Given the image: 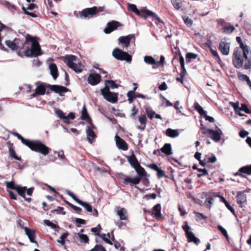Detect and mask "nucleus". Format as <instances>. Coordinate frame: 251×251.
<instances>
[{
  "mask_svg": "<svg viewBox=\"0 0 251 251\" xmlns=\"http://www.w3.org/2000/svg\"><path fill=\"white\" fill-rule=\"evenodd\" d=\"M25 38V40L24 41V47L20 52L21 57H37L42 54L37 37L27 34Z\"/></svg>",
  "mask_w": 251,
  "mask_h": 251,
  "instance_id": "nucleus-1",
  "label": "nucleus"
},
{
  "mask_svg": "<svg viewBox=\"0 0 251 251\" xmlns=\"http://www.w3.org/2000/svg\"><path fill=\"white\" fill-rule=\"evenodd\" d=\"M134 169L137 173L138 176L133 178L125 176L123 179V183L127 185L130 184L131 186L133 185L138 184L142 179L147 176V173L144 168L140 165V164L134 168Z\"/></svg>",
  "mask_w": 251,
  "mask_h": 251,
  "instance_id": "nucleus-2",
  "label": "nucleus"
},
{
  "mask_svg": "<svg viewBox=\"0 0 251 251\" xmlns=\"http://www.w3.org/2000/svg\"><path fill=\"white\" fill-rule=\"evenodd\" d=\"M32 151L40 153L44 155H47L50 152V149L39 140H29L26 145Z\"/></svg>",
  "mask_w": 251,
  "mask_h": 251,
  "instance_id": "nucleus-3",
  "label": "nucleus"
},
{
  "mask_svg": "<svg viewBox=\"0 0 251 251\" xmlns=\"http://www.w3.org/2000/svg\"><path fill=\"white\" fill-rule=\"evenodd\" d=\"M103 11V7L93 6L90 8H86L79 11L77 15V17L81 19H91L97 16L99 13Z\"/></svg>",
  "mask_w": 251,
  "mask_h": 251,
  "instance_id": "nucleus-4",
  "label": "nucleus"
},
{
  "mask_svg": "<svg viewBox=\"0 0 251 251\" xmlns=\"http://www.w3.org/2000/svg\"><path fill=\"white\" fill-rule=\"evenodd\" d=\"M64 62L67 65L77 73H81L83 68V66L81 63H75L74 61L76 60V57L74 55H66L64 57Z\"/></svg>",
  "mask_w": 251,
  "mask_h": 251,
  "instance_id": "nucleus-5",
  "label": "nucleus"
},
{
  "mask_svg": "<svg viewBox=\"0 0 251 251\" xmlns=\"http://www.w3.org/2000/svg\"><path fill=\"white\" fill-rule=\"evenodd\" d=\"M5 43L9 48L12 50L16 51L17 54L21 56L20 52L24 47L23 40L19 38H15L13 41L6 40Z\"/></svg>",
  "mask_w": 251,
  "mask_h": 251,
  "instance_id": "nucleus-6",
  "label": "nucleus"
},
{
  "mask_svg": "<svg viewBox=\"0 0 251 251\" xmlns=\"http://www.w3.org/2000/svg\"><path fill=\"white\" fill-rule=\"evenodd\" d=\"M112 55L115 58L118 60H125L127 62H130L132 60L131 55L119 48H115L113 50Z\"/></svg>",
  "mask_w": 251,
  "mask_h": 251,
  "instance_id": "nucleus-7",
  "label": "nucleus"
},
{
  "mask_svg": "<svg viewBox=\"0 0 251 251\" xmlns=\"http://www.w3.org/2000/svg\"><path fill=\"white\" fill-rule=\"evenodd\" d=\"M137 15L147 19L148 17H151L154 19L158 23H162V21L160 18L154 12L146 8L140 9L137 13Z\"/></svg>",
  "mask_w": 251,
  "mask_h": 251,
  "instance_id": "nucleus-8",
  "label": "nucleus"
},
{
  "mask_svg": "<svg viewBox=\"0 0 251 251\" xmlns=\"http://www.w3.org/2000/svg\"><path fill=\"white\" fill-rule=\"evenodd\" d=\"M190 228L191 227L188 225L187 222H185L184 225L182 226V229L185 232L188 241L189 242H194L196 245H198L200 243V241L195 236L194 234L192 232L189 231Z\"/></svg>",
  "mask_w": 251,
  "mask_h": 251,
  "instance_id": "nucleus-9",
  "label": "nucleus"
},
{
  "mask_svg": "<svg viewBox=\"0 0 251 251\" xmlns=\"http://www.w3.org/2000/svg\"><path fill=\"white\" fill-rule=\"evenodd\" d=\"M36 86L35 92L31 95L32 97H36L37 96L44 95L48 88V84L44 83L40 81H37L35 83Z\"/></svg>",
  "mask_w": 251,
  "mask_h": 251,
  "instance_id": "nucleus-10",
  "label": "nucleus"
},
{
  "mask_svg": "<svg viewBox=\"0 0 251 251\" xmlns=\"http://www.w3.org/2000/svg\"><path fill=\"white\" fill-rule=\"evenodd\" d=\"M55 113L65 124H70V120H74L75 118V115L74 113L70 112L68 116H66L64 113L61 109H56Z\"/></svg>",
  "mask_w": 251,
  "mask_h": 251,
  "instance_id": "nucleus-11",
  "label": "nucleus"
},
{
  "mask_svg": "<svg viewBox=\"0 0 251 251\" xmlns=\"http://www.w3.org/2000/svg\"><path fill=\"white\" fill-rule=\"evenodd\" d=\"M66 193L69 196H70L74 201H75L81 206H83L88 212H91L92 211V207L90 204L84 202L78 199L73 192H72L69 190H66Z\"/></svg>",
  "mask_w": 251,
  "mask_h": 251,
  "instance_id": "nucleus-12",
  "label": "nucleus"
},
{
  "mask_svg": "<svg viewBox=\"0 0 251 251\" xmlns=\"http://www.w3.org/2000/svg\"><path fill=\"white\" fill-rule=\"evenodd\" d=\"M122 26L123 25L121 23L113 20L107 24L106 27L104 29V32L106 34H109L117 29L118 27Z\"/></svg>",
  "mask_w": 251,
  "mask_h": 251,
  "instance_id": "nucleus-13",
  "label": "nucleus"
},
{
  "mask_svg": "<svg viewBox=\"0 0 251 251\" xmlns=\"http://www.w3.org/2000/svg\"><path fill=\"white\" fill-rule=\"evenodd\" d=\"M161 206L160 203L155 205L152 209L151 215L157 220L162 221L164 217L161 213Z\"/></svg>",
  "mask_w": 251,
  "mask_h": 251,
  "instance_id": "nucleus-14",
  "label": "nucleus"
},
{
  "mask_svg": "<svg viewBox=\"0 0 251 251\" xmlns=\"http://www.w3.org/2000/svg\"><path fill=\"white\" fill-rule=\"evenodd\" d=\"M6 144L8 147V153L10 157L13 158L16 160L22 162L23 160L20 156H18L17 155L13 144L10 141H8L6 143Z\"/></svg>",
  "mask_w": 251,
  "mask_h": 251,
  "instance_id": "nucleus-15",
  "label": "nucleus"
},
{
  "mask_svg": "<svg viewBox=\"0 0 251 251\" xmlns=\"http://www.w3.org/2000/svg\"><path fill=\"white\" fill-rule=\"evenodd\" d=\"M101 81V76L97 73L90 74L88 77V83L92 86L98 84Z\"/></svg>",
  "mask_w": 251,
  "mask_h": 251,
  "instance_id": "nucleus-16",
  "label": "nucleus"
},
{
  "mask_svg": "<svg viewBox=\"0 0 251 251\" xmlns=\"http://www.w3.org/2000/svg\"><path fill=\"white\" fill-rule=\"evenodd\" d=\"M132 40H133L134 42L135 40L134 34H129L125 36H121L118 39L119 43L124 44L126 48L129 46L130 41Z\"/></svg>",
  "mask_w": 251,
  "mask_h": 251,
  "instance_id": "nucleus-17",
  "label": "nucleus"
},
{
  "mask_svg": "<svg viewBox=\"0 0 251 251\" xmlns=\"http://www.w3.org/2000/svg\"><path fill=\"white\" fill-rule=\"evenodd\" d=\"M216 128H218V130H214L213 129L209 130V136L214 142H218L220 140L223 132L220 129L218 128L217 126H216Z\"/></svg>",
  "mask_w": 251,
  "mask_h": 251,
  "instance_id": "nucleus-18",
  "label": "nucleus"
},
{
  "mask_svg": "<svg viewBox=\"0 0 251 251\" xmlns=\"http://www.w3.org/2000/svg\"><path fill=\"white\" fill-rule=\"evenodd\" d=\"M147 167L157 172V176L158 178H160L163 177H167V176H166L164 171L159 168L155 163L148 164L147 165Z\"/></svg>",
  "mask_w": 251,
  "mask_h": 251,
  "instance_id": "nucleus-19",
  "label": "nucleus"
},
{
  "mask_svg": "<svg viewBox=\"0 0 251 251\" xmlns=\"http://www.w3.org/2000/svg\"><path fill=\"white\" fill-rule=\"evenodd\" d=\"M115 140L116 146L119 149L125 151L128 150L127 144L122 138L118 135H116Z\"/></svg>",
  "mask_w": 251,
  "mask_h": 251,
  "instance_id": "nucleus-20",
  "label": "nucleus"
},
{
  "mask_svg": "<svg viewBox=\"0 0 251 251\" xmlns=\"http://www.w3.org/2000/svg\"><path fill=\"white\" fill-rule=\"evenodd\" d=\"M22 228L25 231L26 235L28 236L31 243H36L35 238L36 236V231L34 229H30L27 227L22 226Z\"/></svg>",
  "mask_w": 251,
  "mask_h": 251,
  "instance_id": "nucleus-21",
  "label": "nucleus"
},
{
  "mask_svg": "<svg viewBox=\"0 0 251 251\" xmlns=\"http://www.w3.org/2000/svg\"><path fill=\"white\" fill-rule=\"evenodd\" d=\"M237 202L241 207L245 206L247 204V197L245 192H239L237 196Z\"/></svg>",
  "mask_w": 251,
  "mask_h": 251,
  "instance_id": "nucleus-22",
  "label": "nucleus"
},
{
  "mask_svg": "<svg viewBox=\"0 0 251 251\" xmlns=\"http://www.w3.org/2000/svg\"><path fill=\"white\" fill-rule=\"evenodd\" d=\"M116 209L117 214L119 217L120 220H127V211L125 208L120 206H117Z\"/></svg>",
  "mask_w": 251,
  "mask_h": 251,
  "instance_id": "nucleus-23",
  "label": "nucleus"
},
{
  "mask_svg": "<svg viewBox=\"0 0 251 251\" xmlns=\"http://www.w3.org/2000/svg\"><path fill=\"white\" fill-rule=\"evenodd\" d=\"M16 191L17 193L22 197H23L25 201L30 202L32 201L31 198H26L25 196V192L26 191V187H21L19 185L17 187Z\"/></svg>",
  "mask_w": 251,
  "mask_h": 251,
  "instance_id": "nucleus-24",
  "label": "nucleus"
},
{
  "mask_svg": "<svg viewBox=\"0 0 251 251\" xmlns=\"http://www.w3.org/2000/svg\"><path fill=\"white\" fill-rule=\"evenodd\" d=\"M220 22L223 26L221 30L223 33L229 34L232 33L234 30L235 28L233 26L226 24L224 20H220Z\"/></svg>",
  "mask_w": 251,
  "mask_h": 251,
  "instance_id": "nucleus-25",
  "label": "nucleus"
},
{
  "mask_svg": "<svg viewBox=\"0 0 251 251\" xmlns=\"http://www.w3.org/2000/svg\"><path fill=\"white\" fill-rule=\"evenodd\" d=\"M138 121L141 124V126H138L137 128L141 130H144L146 127L148 121V119L146 115H140L138 116Z\"/></svg>",
  "mask_w": 251,
  "mask_h": 251,
  "instance_id": "nucleus-26",
  "label": "nucleus"
},
{
  "mask_svg": "<svg viewBox=\"0 0 251 251\" xmlns=\"http://www.w3.org/2000/svg\"><path fill=\"white\" fill-rule=\"evenodd\" d=\"M239 49L242 51L243 56L244 58L248 60V55L251 53V51L249 46H248L246 43L239 46Z\"/></svg>",
  "mask_w": 251,
  "mask_h": 251,
  "instance_id": "nucleus-27",
  "label": "nucleus"
},
{
  "mask_svg": "<svg viewBox=\"0 0 251 251\" xmlns=\"http://www.w3.org/2000/svg\"><path fill=\"white\" fill-rule=\"evenodd\" d=\"M219 50L223 54L227 55L229 51V45L228 43L222 41L219 45Z\"/></svg>",
  "mask_w": 251,
  "mask_h": 251,
  "instance_id": "nucleus-28",
  "label": "nucleus"
},
{
  "mask_svg": "<svg viewBox=\"0 0 251 251\" xmlns=\"http://www.w3.org/2000/svg\"><path fill=\"white\" fill-rule=\"evenodd\" d=\"M50 74L54 79H56L58 76V69L55 63H51L49 65Z\"/></svg>",
  "mask_w": 251,
  "mask_h": 251,
  "instance_id": "nucleus-29",
  "label": "nucleus"
},
{
  "mask_svg": "<svg viewBox=\"0 0 251 251\" xmlns=\"http://www.w3.org/2000/svg\"><path fill=\"white\" fill-rule=\"evenodd\" d=\"M160 151L166 155H171L173 153L171 145L169 143L165 144Z\"/></svg>",
  "mask_w": 251,
  "mask_h": 251,
  "instance_id": "nucleus-30",
  "label": "nucleus"
},
{
  "mask_svg": "<svg viewBox=\"0 0 251 251\" xmlns=\"http://www.w3.org/2000/svg\"><path fill=\"white\" fill-rule=\"evenodd\" d=\"M127 159L130 165L134 169L140 165L136 157L133 153L130 156L128 157Z\"/></svg>",
  "mask_w": 251,
  "mask_h": 251,
  "instance_id": "nucleus-31",
  "label": "nucleus"
},
{
  "mask_svg": "<svg viewBox=\"0 0 251 251\" xmlns=\"http://www.w3.org/2000/svg\"><path fill=\"white\" fill-rule=\"evenodd\" d=\"M105 99L110 102L115 103L118 100L117 94L110 92L108 93Z\"/></svg>",
  "mask_w": 251,
  "mask_h": 251,
  "instance_id": "nucleus-32",
  "label": "nucleus"
},
{
  "mask_svg": "<svg viewBox=\"0 0 251 251\" xmlns=\"http://www.w3.org/2000/svg\"><path fill=\"white\" fill-rule=\"evenodd\" d=\"M81 119L83 120L86 121L88 123H91V117L89 116L85 105L82 108L81 112Z\"/></svg>",
  "mask_w": 251,
  "mask_h": 251,
  "instance_id": "nucleus-33",
  "label": "nucleus"
},
{
  "mask_svg": "<svg viewBox=\"0 0 251 251\" xmlns=\"http://www.w3.org/2000/svg\"><path fill=\"white\" fill-rule=\"evenodd\" d=\"M86 133L88 140L92 143V141L96 137L94 131L90 127H87Z\"/></svg>",
  "mask_w": 251,
  "mask_h": 251,
  "instance_id": "nucleus-34",
  "label": "nucleus"
},
{
  "mask_svg": "<svg viewBox=\"0 0 251 251\" xmlns=\"http://www.w3.org/2000/svg\"><path fill=\"white\" fill-rule=\"evenodd\" d=\"M238 77L240 80L243 82H246L248 85L251 89V80L248 75L242 74L241 73H238Z\"/></svg>",
  "mask_w": 251,
  "mask_h": 251,
  "instance_id": "nucleus-35",
  "label": "nucleus"
},
{
  "mask_svg": "<svg viewBox=\"0 0 251 251\" xmlns=\"http://www.w3.org/2000/svg\"><path fill=\"white\" fill-rule=\"evenodd\" d=\"M166 134L167 136L171 138H175L178 136L179 133L177 130L168 128L166 130Z\"/></svg>",
  "mask_w": 251,
  "mask_h": 251,
  "instance_id": "nucleus-36",
  "label": "nucleus"
},
{
  "mask_svg": "<svg viewBox=\"0 0 251 251\" xmlns=\"http://www.w3.org/2000/svg\"><path fill=\"white\" fill-rule=\"evenodd\" d=\"M239 171L241 174H246L248 175H251V164L242 167L240 169Z\"/></svg>",
  "mask_w": 251,
  "mask_h": 251,
  "instance_id": "nucleus-37",
  "label": "nucleus"
},
{
  "mask_svg": "<svg viewBox=\"0 0 251 251\" xmlns=\"http://www.w3.org/2000/svg\"><path fill=\"white\" fill-rule=\"evenodd\" d=\"M68 235L69 233L68 232H65L61 236L60 239L57 240V242L63 246L65 249H66L65 240Z\"/></svg>",
  "mask_w": 251,
  "mask_h": 251,
  "instance_id": "nucleus-38",
  "label": "nucleus"
},
{
  "mask_svg": "<svg viewBox=\"0 0 251 251\" xmlns=\"http://www.w3.org/2000/svg\"><path fill=\"white\" fill-rule=\"evenodd\" d=\"M144 61L151 65H155L157 64V62L155 61L154 58L151 56H145L144 58Z\"/></svg>",
  "mask_w": 251,
  "mask_h": 251,
  "instance_id": "nucleus-39",
  "label": "nucleus"
},
{
  "mask_svg": "<svg viewBox=\"0 0 251 251\" xmlns=\"http://www.w3.org/2000/svg\"><path fill=\"white\" fill-rule=\"evenodd\" d=\"M194 108L201 116L206 112L197 102L194 103Z\"/></svg>",
  "mask_w": 251,
  "mask_h": 251,
  "instance_id": "nucleus-40",
  "label": "nucleus"
},
{
  "mask_svg": "<svg viewBox=\"0 0 251 251\" xmlns=\"http://www.w3.org/2000/svg\"><path fill=\"white\" fill-rule=\"evenodd\" d=\"M78 236L79 237V241L81 243L85 244H88L89 243V239L86 234L78 233Z\"/></svg>",
  "mask_w": 251,
  "mask_h": 251,
  "instance_id": "nucleus-41",
  "label": "nucleus"
},
{
  "mask_svg": "<svg viewBox=\"0 0 251 251\" xmlns=\"http://www.w3.org/2000/svg\"><path fill=\"white\" fill-rule=\"evenodd\" d=\"M198 54L193 52H188L186 54V59L187 62H190L191 59H195L197 58Z\"/></svg>",
  "mask_w": 251,
  "mask_h": 251,
  "instance_id": "nucleus-42",
  "label": "nucleus"
},
{
  "mask_svg": "<svg viewBox=\"0 0 251 251\" xmlns=\"http://www.w3.org/2000/svg\"><path fill=\"white\" fill-rule=\"evenodd\" d=\"M171 2L176 10L179 9L182 7V2L180 0H171Z\"/></svg>",
  "mask_w": 251,
  "mask_h": 251,
  "instance_id": "nucleus-43",
  "label": "nucleus"
},
{
  "mask_svg": "<svg viewBox=\"0 0 251 251\" xmlns=\"http://www.w3.org/2000/svg\"><path fill=\"white\" fill-rule=\"evenodd\" d=\"M146 113L147 115H148V117L151 119L152 120L155 115V111H153L152 109H151L150 107H147L145 109Z\"/></svg>",
  "mask_w": 251,
  "mask_h": 251,
  "instance_id": "nucleus-44",
  "label": "nucleus"
},
{
  "mask_svg": "<svg viewBox=\"0 0 251 251\" xmlns=\"http://www.w3.org/2000/svg\"><path fill=\"white\" fill-rule=\"evenodd\" d=\"M5 6L7 8L13 12H15L17 10L16 6L8 1H6Z\"/></svg>",
  "mask_w": 251,
  "mask_h": 251,
  "instance_id": "nucleus-45",
  "label": "nucleus"
},
{
  "mask_svg": "<svg viewBox=\"0 0 251 251\" xmlns=\"http://www.w3.org/2000/svg\"><path fill=\"white\" fill-rule=\"evenodd\" d=\"M185 24L188 27H191L193 25V22L192 19L187 16H184L182 18Z\"/></svg>",
  "mask_w": 251,
  "mask_h": 251,
  "instance_id": "nucleus-46",
  "label": "nucleus"
},
{
  "mask_svg": "<svg viewBox=\"0 0 251 251\" xmlns=\"http://www.w3.org/2000/svg\"><path fill=\"white\" fill-rule=\"evenodd\" d=\"M213 200V198L212 197L208 196L204 201L205 205L207 208H210L212 204Z\"/></svg>",
  "mask_w": 251,
  "mask_h": 251,
  "instance_id": "nucleus-47",
  "label": "nucleus"
},
{
  "mask_svg": "<svg viewBox=\"0 0 251 251\" xmlns=\"http://www.w3.org/2000/svg\"><path fill=\"white\" fill-rule=\"evenodd\" d=\"M14 135L16 136L18 139H19L20 140H21V141L22 142V143L25 145V146L26 145V144H27L29 140L28 139H26L25 138H24L21 135H20V134H19L18 133H15L14 134Z\"/></svg>",
  "mask_w": 251,
  "mask_h": 251,
  "instance_id": "nucleus-48",
  "label": "nucleus"
},
{
  "mask_svg": "<svg viewBox=\"0 0 251 251\" xmlns=\"http://www.w3.org/2000/svg\"><path fill=\"white\" fill-rule=\"evenodd\" d=\"M128 100L130 103H132L133 100L136 98L135 93H133V91H128L127 93Z\"/></svg>",
  "mask_w": 251,
  "mask_h": 251,
  "instance_id": "nucleus-49",
  "label": "nucleus"
},
{
  "mask_svg": "<svg viewBox=\"0 0 251 251\" xmlns=\"http://www.w3.org/2000/svg\"><path fill=\"white\" fill-rule=\"evenodd\" d=\"M52 213H56L57 214L62 215H65L66 212L64 211V208L61 206H58L56 209H55L51 211Z\"/></svg>",
  "mask_w": 251,
  "mask_h": 251,
  "instance_id": "nucleus-50",
  "label": "nucleus"
},
{
  "mask_svg": "<svg viewBox=\"0 0 251 251\" xmlns=\"http://www.w3.org/2000/svg\"><path fill=\"white\" fill-rule=\"evenodd\" d=\"M5 184L8 188L16 190L18 185H15L14 181H6Z\"/></svg>",
  "mask_w": 251,
  "mask_h": 251,
  "instance_id": "nucleus-51",
  "label": "nucleus"
},
{
  "mask_svg": "<svg viewBox=\"0 0 251 251\" xmlns=\"http://www.w3.org/2000/svg\"><path fill=\"white\" fill-rule=\"evenodd\" d=\"M68 91L69 89L67 88L62 86H59V88L58 89L57 94L62 96L63 93L67 92Z\"/></svg>",
  "mask_w": 251,
  "mask_h": 251,
  "instance_id": "nucleus-52",
  "label": "nucleus"
},
{
  "mask_svg": "<svg viewBox=\"0 0 251 251\" xmlns=\"http://www.w3.org/2000/svg\"><path fill=\"white\" fill-rule=\"evenodd\" d=\"M68 91L69 89L67 88L62 86H59V88L58 89L57 94L62 96L63 93L67 92Z\"/></svg>",
  "mask_w": 251,
  "mask_h": 251,
  "instance_id": "nucleus-53",
  "label": "nucleus"
},
{
  "mask_svg": "<svg viewBox=\"0 0 251 251\" xmlns=\"http://www.w3.org/2000/svg\"><path fill=\"white\" fill-rule=\"evenodd\" d=\"M218 229L221 231L223 235L226 237V239L228 240V236L226 230L221 226H218Z\"/></svg>",
  "mask_w": 251,
  "mask_h": 251,
  "instance_id": "nucleus-54",
  "label": "nucleus"
},
{
  "mask_svg": "<svg viewBox=\"0 0 251 251\" xmlns=\"http://www.w3.org/2000/svg\"><path fill=\"white\" fill-rule=\"evenodd\" d=\"M44 223L49 226H50V227H51L53 229H55L56 228H58L59 226L55 224H54L53 223H52V222H51L49 220H44Z\"/></svg>",
  "mask_w": 251,
  "mask_h": 251,
  "instance_id": "nucleus-55",
  "label": "nucleus"
},
{
  "mask_svg": "<svg viewBox=\"0 0 251 251\" xmlns=\"http://www.w3.org/2000/svg\"><path fill=\"white\" fill-rule=\"evenodd\" d=\"M89 251H106V250L102 245H96L94 248Z\"/></svg>",
  "mask_w": 251,
  "mask_h": 251,
  "instance_id": "nucleus-56",
  "label": "nucleus"
},
{
  "mask_svg": "<svg viewBox=\"0 0 251 251\" xmlns=\"http://www.w3.org/2000/svg\"><path fill=\"white\" fill-rule=\"evenodd\" d=\"M110 92L109 87L107 85H106L104 88L101 89V93L104 99H105L108 93Z\"/></svg>",
  "mask_w": 251,
  "mask_h": 251,
  "instance_id": "nucleus-57",
  "label": "nucleus"
},
{
  "mask_svg": "<svg viewBox=\"0 0 251 251\" xmlns=\"http://www.w3.org/2000/svg\"><path fill=\"white\" fill-rule=\"evenodd\" d=\"M128 9L131 11L135 13L136 15L138 13L139 9L137 8L136 6L133 4H128Z\"/></svg>",
  "mask_w": 251,
  "mask_h": 251,
  "instance_id": "nucleus-58",
  "label": "nucleus"
},
{
  "mask_svg": "<svg viewBox=\"0 0 251 251\" xmlns=\"http://www.w3.org/2000/svg\"><path fill=\"white\" fill-rule=\"evenodd\" d=\"M59 88V85H50L48 84V88H49L50 91L57 93L58 89Z\"/></svg>",
  "mask_w": 251,
  "mask_h": 251,
  "instance_id": "nucleus-59",
  "label": "nucleus"
},
{
  "mask_svg": "<svg viewBox=\"0 0 251 251\" xmlns=\"http://www.w3.org/2000/svg\"><path fill=\"white\" fill-rule=\"evenodd\" d=\"M194 213L196 215V216L197 218V220H201V219H202L204 220H206L207 219V217L206 216L204 215L202 213H199L198 212H195V211L194 212Z\"/></svg>",
  "mask_w": 251,
  "mask_h": 251,
  "instance_id": "nucleus-60",
  "label": "nucleus"
},
{
  "mask_svg": "<svg viewBox=\"0 0 251 251\" xmlns=\"http://www.w3.org/2000/svg\"><path fill=\"white\" fill-rule=\"evenodd\" d=\"M106 235L105 234H100L98 235L100 237L101 239H103V240L106 243L109 244V245H113V243L111 240H110L109 239L106 238L105 237Z\"/></svg>",
  "mask_w": 251,
  "mask_h": 251,
  "instance_id": "nucleus-61",
  "label": "nucleus"
},
{
  "mask_svg": "<svg viewBox=\"0 0 251 251\" xmlns=\"http://www.w3.org/2000/svg\"><path fill=\"white\" fill-rule=\"evenodd\" d=\"M138 109L134 105L131 108L130 117H134L138 113Z\"/></svg>",
  "mask_w": 251,
  "mask_h": 251,
  "instance_id": "nucleus-62",
  "label": "nucleus"
},
{
  "mask_svg": "<svg viewBox=\"0 0 251 251\" xmlns=\"http://www.w3.org/2000/svg\"><path fill=\"white\" fill-rule=\"evenodd\" d=\"M198 171L202 173V174H198L197 175V177L198 178H200L203 176L208 175L207 171L206 170V169H198Z\"/></svg>",
  "mask_w": 251,
  "mask_h": 251,
  "instance_id": "nucleus-63",
  "label": "nucleus"
},
{
  "mask_svg": "<svg viewBox=\"0 0 251 251\" xmlns=\"http://www.w3.org/2000/svg\"><path fill=\"white\" fill-rule=\"evenodd\" d=\"M106 85H109L111 88H116L118 87V85L113 80H105Z\"/></svg>",
  "mask_w": 251,
  "mask_h": 251,
  "instance_id": "nucleus-64",
  "label": "nucleus"
}]
</instances>
